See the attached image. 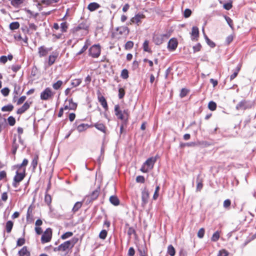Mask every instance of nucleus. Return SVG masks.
Returning <instances> with one entry per match:
<instances>
[{"instance_id":"nucleus-1","label":"nucleus","mask_w":256,"mask_h":256,"mask_svg":"<svg viewBox=\"0 0 256 256\" xmlns=\"http://www.w3.org/2000/svg\"><path fill=\"white\" fill-rule=\"evenodd\" d=\"M114 114L118 119L124 121H126L128 118V109L122 110L118 104L114 106Z\"/></svg>"},{"instance_id":"nucleus-2","label":"nucleus","mask_w":256,"mask_h":256,"mask_svg":"<svg viewBox=\"0 0 256 256\" xmlns=\"http://www.w3.org/2000/svg\"><path fill=\"white\" fill-rule=\"evenodd\" d=\"M88 26L86 22H82L74 26L72 32L76 34H80L82 36L86 35L88 32Z\"/></svg>"},{"instance_id":"nucleus-3","label":"nucleus","mask_w":256,"mask_h":256,"mask_svg":"<svg viewBox=\"0 0 256 256\" xmlns=\"http://www.w3.org/2000/svg\"><path fill=\"white\" fill-rule=\"evenodd\" d=\"M156 158L155 157H151L148 158L142 165L140 170L143 172H148L150 170H152L154 163L156 162Z\"/></svg>"},{"instance_id":"nucleus-4","label":"nucleus","mask_w":256,"mask_h":256,"mask_svg":"<svg viewBox=\"0 0 256 256\" xmlns=\"http://www.w3.org/2000/svg\"><path fill=\"white\" fill-rule=\"evenodd\" d=\"M26 168H23L22 172H19L18 171L16 172V175L14 178V182L12 184L14 188H17L18 184L23 180L25 176Z\"/></svg>"},{"instance_id":"nucleus-5","label":"nucleus","mask_w":256,"mask_h":256,"mask_svg":"<svg viewBox=\"0 0 256 256\" xmlns=\"http://www.w3.org/2000/svg\"><path fill=\"white\" fill-rule=\"evenodd\" d=\"M168 38L169 35L168 34H154L153 37V40L156 44L160 45Z\"/></svg>"},{"instance_id":"nucleus-6","label":"nucleus","mask_w":256,"mask_h":256,"mask_svg":"<svg viewBox=\"0 0 256 256\" xmlns=\"http://www.w3.org/2000/svg\"><path fill=\"white\" fill-rule=\"evenodd\" d=\"M76 240L73 238L62 244L60 245V251L64 252L70 248H72L76 242Z\"/></svg>"},{"instance_id":"nucleus-7","label":"nucleus","mask_w":256,"mask_h":256,"mask_svg":"<svg viewBox=\"0 0 256 256\" xmlns=\"http://www.w3.org/2000/svg\"><path fill=\"white\" fill-rule=\"evenodd\" d=\"M90 55L92 58H98L100 54V48L99 45L94 44L89 50Z\"/></svg>"},{"instance_id":"nucleus-8","label":"nucleus","mask_w":256,"mask_h":256,"mask_svg":"<svg viewBox=\"0 0 256 256\" xmlns=\"http://www.w3.org/2000/svg\"><path fill=\"white\" fill-rule=\"evenodd\" d=\"M52 236V229L50 228H48L43 234L41 238V242L42 244H44L48 242H49Z\"/></svg>"},{"instance_id":"nucleus-9","label":"nucleus","mask_w":256,"mask_h":256,"mask_svg":"<svg viewBox=\"0 0 256 256\" xmlns=\"http://www.w3.org/2000/svg\"><path fill=\"white\" fill-rule=\"evenodd\" d=\"M54 94L50 88H46L40 94V98L42 100H48L53 96Z\"/></svg>"},{"instance_id":"nucleus-10","label":"nucleus","mask_w":256,"mask_h":256,"mask_svg":"<svg viewBox=\"0 0 256 256\" xmlns=\"http://www.w3.org/2000/svg\"><path fill=\"white\" fill-rule=\"evenodd\" d=\"M250 107L251 104H250L248 101L242 100L237 104L236 108L237 110H245L247 108H250Z\"/></svg>"},{"instance_id":"nucleus-11","label":"nucleus","mask_w":256,"mask_h":256,"mask_svg":"<svg viewBox=\"0 0 256 256\" xmlns=\"http://www.w3.org/2000/svg\"><path fill=\"white\" fill-rule=\"evenodd\" d=\"M52 48H46L45 46H40L38 48V54L40 58L46 56L49 52L52 50Z\"/></svg>"},{"instance_id":"nucleus-12","label":"nucleus","mask_w":256,"mask_h":256,"mask_svg":"<svg viewBox=\"0 0 256 256\" xmlns=\"http://www.w3.org/2000/svg\"><path fill=\"white\" fill-rule=\"evenodd\" d=\"M32 102L27 100L22 107L19 108L16 112L17 114H21L24 113L30 107V106L32 104Z\"/></svg>"},{"instance_id":"nucleus-13","label":"nucleus","mask_w":256,"mask_h":256,"mask_svg":"<svg viewBox=\"0 0 256 256\" xmlns=\"http://www.w3.org/2000/svg\"><path fill=\"white\" fill-rule=\"evenodd\" d=\"M178 42L176 38H172L170 39L168 42V48L170 51L174 50L178 46Z\"/></svg>"},{"instance_id":"nucleus-14","label":"nucleus","mask_w":256,"mask_h":256,"mask_svg":"<svg viewBox=\"0 0 256 256\" xmlns=\"http://www.w3.org/2000/svg\"><path fill=\"white\" fill-rule=\"evenodd\" d=\"M58 56V53L57 52H52L48 56V65L49 66H51L54 63Z\"/></svg>"},{"instance_id":"nucleus-15","label":"nucleus","mask_w":256,"mask_h":256,"mask_svg":"<svg viewBox=\"0 0 256 256\" xmlns=\"http://www.w3.org/2000/svg\"><path fill=\"white\" fill-rule=\"evenodd\" d=\"M22 92H20V86L19 85L15 84H14V90L12 93L13 98H12V102H16V101L18 96L19 94H20Z\"/></svg>"},{"instance_id":"nucleus-16","label":"nucleus","mask_w":256,"mask_h":256,"mask_svg":"<svg viewBox=\"0 0 256 256\" xmlns=\"http://www.w3.org/2000/svg\"><path fill=\"white\" fill-rule=\"evenodd\" d=\"M149 193L148 190L144 189L142 192V206H144L148 202Z\"/></svg>"},{"instance_id":"nucleus-17","label":"nucleus","mask_w":256,"mask_h":256,"mask_svg":"<svg viewBox=\"0 0 256 256\" xmlns=\"http://www.w3.org/2000/svg\"><path fill=\"white\" fill-rule=\"evenodd\" d=\"M144 16L142 14H137L134 18L131 19V22L132 23H136L139 24L141 22V20L144 18Z\"/></svg>"},{"instance_id":"nucleus-18","label":"nucleus","mask_w":256,"mask_h":256,"mask_svg":"<svg viewBox=\"0 0 256 256\" xmlns=\"http://www.w3.org/2000/svg\"><path fill=\"white\" fill-rule=\"evenodd\" d=\"M192 40H196L199 36L198 28L196 26H193L191 32Z\"/></svg>"},{"instance_id":"nucleus-19","label":"nucleus","mask_w":256,"mask_h":256,"mask_svg":"<svg viewBox=\"0 0 256 256\" xmlns=\"http://www.w3.org/2000/svg\"><path fill=\"white\" fill-rule=\"evenodd\" d=\"M116 31L118 32L120 34L127 35L129 32V29L126 26H122L118 28Z\"/></svg>"},{"instance_id":"nucleus-20","label":"nucleus","mask_w":256,"mask_h":256,"mask_svg":"<svg viewBox=\"0 0 256 256\" xmlns=\"http://www.w3.org/2000/svg\"><path fill=\"white\" fill-rule=\"evenodd\" d=\"M100 5L95 2L90 3L88 6V9L90 11L93 12L100 8Z\"/></svg>"},{"instance_id":"nucleus-21","label":"nucleus","mask_w":256,"mask_h":256,"mask_svg":"<svg viewBox=\"0 0 256 256\" xmlns=\"http://www.w3.org/2000/svg\"><path fill=\"white\" fill-rule=\"evenodd\" d=\"M19 256H30V252L26 246H24L18 252Z\"/></svg>"},{"instance_id":"nucleus-22","label":"nucleus","mask_w":256,"mask_h":256,"mask_svg":"<svg viewBox=\"0 0 256 256\" xmlns=\"http://www.w3.org/2000/svg\"><path fill=\"white\" fill-rule=\"evenodd\" d=\"M94 126L96 129L102 132L104 134L106 133V127L103 124L97 122L94 124Z\"/></svg>"},{"instance_id":"nucleus-23","label":"nucleus","mask_w":256,"mask_h":256,"mask_svg":"<svg viewBox=\"0 0 256 256\" xmlns=\"http://www.w3.org/2000/svg\"><path fill=\"white\" fill-rule=\"evenodd\" d=\"M98 99L99 102L100 103L101 105L103 106V108L106 110H108V106L105 98L103 96H98Z\"/></svg>"},{"instance_id":"nucleus-24","label":"nucleus","mask_w":256,"mask_h":256,"mask_svg":"<svg viewBox=\"0 0 256 256\" xmlns=\"http://www.w3.org/2000/svg\"><path fill=\"white\" fill-rule=\"evenodd\" d=\"M100 188H98L94 190L92 194L88 196V198H90L92 200H96L98 196L100 194Z\"/></svg>"},{"instance_id":"nucleus-25","label":"nucleus","mask_w":256,"mask_h":256,"mask_svg":"<svg viewBox=\"0 0 256 256\" xmlns=\"http://www.w3.org/2000/svg\"><path fill=\"white\" fill-rule=\"evenodd\" d=\"M110 201L112 204L115 206H117L120 204V200L118 198L115 196H112L110 198Z\"/></svg>"},{"instance_id":"nucleus-26","label":"nucleus","mask_w":256,"mask_h":256,"mask_svg":"<svg viewBox=\"0 0 256 256\" xmlns=\"http://www.w3.org/2000/svg\"><path fill=\"white\" fill-rule=\"evenodd\" d=\"M14 226V222L11 220H8L6 222V229L8 233H10L12 231Z\"/></svg>"},{"instance_id":"nucleus-27","label":"nucleus","mask_w":256,"mask_h":256,"mask_svg":"<svg viewBox=\"0 0 256 256\" xmlns=\"http://www.w3.org/2000/svg\"><path fill=\"white\" fill-rule=\"evenodd\" d=\"M89 127L88 124H82L77 126V130L79 132H82L86 130Z\"/></svg>"},{"instance_id":"nucleus-28","label":"nucleus","mask_w":256,"mask_h":256,"mask_svg":"<svg viewBox=\"0 0 256 256\" xmlns=\"http://www.w3.org/2000/svg\"><path fill=\"white\" fill-rule=\"evenodd\" d=\"M168 254L170 256H174L176 254L175 249L172 245H170L168 248Z\"/></svg>"},{"instance_id":"nucleus-29","label":"nucleus","mask_w":256,"mask_h":256,"mask_svg":"<svg viewBox=\"0 0 256 256\" xmlns=\"http://www.w3.org/2000/svg\"><path fill=\"white\" fill-rule=\"evenodd\" d=\"M14 109V106L12 104H8L3 106L2 108V112H11Z\"/></svg>"},{"instance_id":"nucleus-30","label":"nucleus","mask_w":256,"mask_h":256,"mask_svg":"<svg viewBox=\"0 0 256 256\" xmlns=\"http://www.w3.org/2000/svg\"><path fill=\"white\" fill-rule=\"evenodd\" d=\"M24 0H12L11 4L14 7H18L24 2Z\"/></svg>"},{"instance_id":"nucleus-31","label":"nucleus","mask_w":256,"mask_h":256,"mask_svg":"<svg viewBox=\"0 0 256 256\" xmlns=\"http://www.w3.org/2000/svg\"><path fill=\"white\" fill-rule=\"evenodd\" d=\"M20 27V24L18 22H12L10 24V28L12 30H14Z\"/></svg>"},{"instance_id":"nucleus-32","label":"nucleus","mask_w":256,"mask_h":256,"mask_svg":"<svg viewBox=\"0 0 256 256\" xmlns=\"http://www.w3.org/2000/svg\"><path fill=\"white\" fill-rule=\"evenodd\" d=\"M240 66H238L236 68V69L234 70L233 74H232L230 76V80H234L237 76H238V74L240 71Z\"/></svg>"},{"instance_id":"nucleus-33","label":"nucleus","mask_w":256,"mask_h":256,"mask_svg":"<svg viewBox=\"0 0 256 256\" xmlns=\"http://www.w3.org/2000/svg\"><path fill=\"white\" fill-rule=\"evenodd\" d=\"M149 42L146 40L143 44L144 50L146 52H151L150 49L148 47Z\"/></svg>"},{"instance_id":"nucleus-34","label":"nucleus","mask_w":256,"mask_h":256,"mask_svg":"<svg viewBox=\"0 0 256 256\" xmlns=\"http://www.w3.org/2000/svg\"><path fill=\"white\" fill-rule=\"evenodd\" d=\"M68 104L70 106V110H76L77 106V104L74 102H73L72 99H70L68 100Z\"/></svg>"},{"instance_id":"nucleus-35","label":"nucleus","mask_w":256,"mask_h":256,"mask_svg":"<svg viewBox=\"0 0 256 256\" xmlns=\"http://www.w3.org/2000/svg\"><path fill=\"white\" fill-rule=\"evenodd\" d=\"M63 82L62 80H58L52 84V87L54 90H58L62 84Z\"/></svg>"},{"instance_id":"nucleus-36","label":"nucleus","mask_w":256,"mask_h":256,"mask_svg":"<svg viewBox=\"0 0 256 256\" xmlns=\"http://www.w3.org/2000/svg\"><path fill=\"white\" fill-rule=\"evenodd\" d=\"M208 108L211 110H214L216 108V104L215 102L211 101L208 103Z\"/></svg>"},{"instance_id":"nucleus-37","label":"nucleus","mask_w":256,"mask_h":256,"mask_svg":"<svg viewBox=\"0 0 256 256\" xmlns=\"http://www.w3.org/2000/svg\"><path fill=\"white\" fill-rule=\"evenodd\" d=\"M82 204L80 202H76L73 207L72 211L74 212H77L82 207Z\"/></svg>"},{"instance_id":"nucleus-38","label":"nucleus","mask_w":256,"mask_h":256,"mask_svg":"<svg viewBox=\"0 0 256 256\" xmlns=\"http://www.w3.org/2000/svg\"><path fill=\"white\" fill-rule=\"evenodd\" d=\"M38 156H36L34 158H33L32 162V166L33 167L34 169L36 168L38 164Z\"/></svg>"},{"instance_id":"nucleus-39","label":"nucleus","mask_w":256,"mask_h":256,"mask_svg":"<svg viewBox=\"0 0 256 256\" xmlns=\"http://www.w3.org/2000/svg\"><path fill=\"white\" fill-rule=\"evenodd\" d=\"M204 38L206 40L207 44L211 48H214L215 46V44L208 38L206 35L204 34Z\"/></svg>"},{"instance_id":"nucleus-40","label":"nucleus","mask_w":256,"mask_h":256,"mask_svg":"<svg viewBox=\"0 0 256 256\" xmlns=\"http://www.w3.org/2000/svg\"><path fill=\"white\" fill-rule=\"evenodd\" d=\"M81 82H82L81 79L78 78V79L74 80L72 82L71 84L74 86L76 87V86H78L80 84Z\"/></svg>"},{"instance_id":"nucleus-41","label":"nucleus","mask_w":256,"mask_h":256,"mask_svg":"<svg viewBox=\"0 0 256 256\" xmlns=\"http://www.w3.org/2000/svg\"><path fill=\"white\" fill-rule=\"evenodd\" d=\"M107 234H108V232L106 230H102L99 234L100 238L102 240H104L106 237Z\"/></svg>"},{"instance_id":"nucleus-42","label":"nucleus","mask_w":256,"mask_h":256,"mask_svg":"<svg viewBox=\"0 0 256 256\" xmlns=\"http://www.w3.org/2000/svg\"><path fill=\"white\" fill-rule=\"evenodd\" d=\"M219 238H220V234L217 231L213 234V235L211 238V240L213 242H216L219 239Z\"/></svg>"},{"instance_id":"nucleus-43","label":"nucleus","mask_w":256,"mask_h":256,"mask_svg":"<svg viewBox=\"0 0 256 256\" xmlns=\"http://www.w3.org/2000/svg\"><path fill=\"white\" fill-rule=\"evenodd\" d=\"M196 146L195 142H187V143H181L180 144V147L182 148L184 146Z\"/></svg>"},{"instance_id":"nucleus-44","label":"nucleus","mask_w":256,"mask_h":256,"mask_svg":"<svg viewBox=\"0 0 256 256\" xmlns=\"http://www.w3.org/2000/svg\"><path fill=\"white\" fill-rule=\"evenodd\" d=\"M72 235H73V233L72 232H68L64 233L62 235L61 238L62 240H65V239H66V238L72 236Z\"/></svg>"},{"instance_id":"nucleus-45","label":"nucleus","mask_w":256,"mask_h":256,"mask_svg":"<svg viewBox=\"0 0 256 256\" xmlns=\"http://www.w3.org/2000/svg\"><path fill=\"white\" fill-rule=\"evenodd\" d=\"M121 76L124 79H126L128 77V72L126 69H124L122 71Z\"/></svg>"},{"instance_id":"nucleus-46","label":"nucleus","mask_w":256,"mask_h":256,"mask_svg":"<svg viewBox=\"0 0 256 256\" xmlns=\"http://www.w3.org/2000/svg\"><path fill=\"white\" fill-rule=\"evenodd\" d=\"M68 26L66 22H62L60 24L61 31L62 32H66L68 29Z\"/></svg>"},{"instance_id":"nucleus-47","label":"nucleus","mask_w":256,"mask_h":256,"mask_svg":"<svg viewBox=\"0 0 256 256\" xmlns=\"http://www.w3.org/2000/svg\"><path fill=\"white\" fill-rule=\"evenodd\" d=\"M44 201H45L46 203L48 205H50L52 202L51 196L48 194H46L45 198H44Z\"/></svg>"},{"instance_id":"nucleus-48","label":"nucleus","mask_w":256,"mask_h":256,"mask_svg":"<svg viewBox=\"0 0 256 256\" xmlns=\"http://www.w3.org/2000/svg\"><path fill=\"white\" fill-rule=\"evenodd\" d=\"M8 124L11 126H14L16 123L15 118L12 116H10L8 118Z\"/></svg>"},{"instance_id":"nucleus-49","label":"nucleus","mask_w":256,"mask_h":256,"mask_svg":"<svg viewBox=\"0 0 256 256\" xmlns=\"http://www.w3.org/2000/svg\"><path fill=\"white\" fill-rule=\"evenodd\" d=\"M125 94V91L123 88H120L118 90V98L122 99L124 98Z\"/></svg>"},{"instance_id":"nucleus-50","label":"nucleus","mask_w":256,"mask_h":256,"mask_svg":"<svg viewBox=\"0 0 256 256\" xmlns=\"http://www.w3.org/2000/svg\"><path fill=\"white\" fill-rule=\"evenodd\" d=\"M192 14V11L190 9L186 8L184 10V16L186 18H188Z\"/></svg>"},{"instance_id":"nucleus-51","label":"nucleus","mask_w":256,"mask_h":256,"mask_svg":"<svg viewBox=\"0 0 256 256\" xmlns=\"http://www.w3.org/2000/svg\"><path fill=\"white\" fill-rule=\"evenodd\" d=\"M26 100V96H23L20 98L16 102V104L17 105H20L22 104Z\"/></svg>"},{"instance_id":"nucleus-52","label":"nucleus","mask_w":256,"mask_h":256,"mask_svg":"<svg viewBox=\"0 0 256 256\" xmlns=\"http://www.w3.org/2000/svg\"><path fill=\"white\" fill-rule=\"evenodd\" d=\"M224 18H225V20L226 21L227 23L232 28H233L232 20L230 17L227 16H224Z\"/></svg>"},{"instance_id":"nucleus-53","label":"nucleus","mask_w":256,"mask_h":256,"mask_svg":"<svg viewBox=\"0 0 256 256\" xmlns=\"http://www.w3.org/2000/svg\"><path fill=\"white\" fill-rule=\"evenodd\" d=\"M204 232L205 230L204 228H200L198 232V236L200 238H202L204 236Z\"/></svg>"},{"instance_id":"nucleus-54","label":"nucleus","mask_w":256,"mask_h":256,"mask_svg":"<svg viewBox=\"0 0 256 256\" xmlns=\"http://www.w3.org/2000/svg\"><path fill=\"white\" fill-rule=\"evenodd\" d=\"M1 92L4 96H6L9 94L10 90L8 88H4L1 90Z\"/></svg>"},{"instance_id":"nucleus-55","label":"nucleus","mask_w":256,"mask_h":256,"mask_svg":"<svg viewBox=\"0 0 256 256\" xmlns=\"http://www.w3.org/2000/svg\"><path fill=\"white\" fill-rule=\"evenodd\" d=\"M25 243V239L24 238H20L16 242V246H20L24 244Z\"/></svg>"},{"instance_id":"nucleus-56","label":"nucleus","mask_w":256,"mask_h":256,"mask_svg":"<svg viewBox=\"0 0 256 256\" xmlns=\"http://www.w3.org/2000/svg\"><path fill=\"white\" fill-rule=\"evenodd\" d=\"M231 204V202L229 199L225 200L224 202V207L226 208H228Z\"/></svg>"},{"instance_id":"nucleus-57","label":"nucleus","mask_w":256,"mask_h":256,"mask_svg":"<svg viewBox=\"0 0 256 256\" xmlns=\"http://www.w3.org/2000/svg\"><path fill=\"white\" fill-rule=\"evenodd\" d=\"M188 93V90L186 88H182L180 93V98H182L186 96V94Z\"/></svg>"},{"instance_id":"nucleus-58","label":"nucleus","mask_w":256,"mask_h":256,"mask_svg":"<svg viewBox=\"0 0 256 256\" xmlns=\"http://www.w3.org/2000/svg\"><path fill=\"white\" fill-rule=\"evenodd\" d=\"M160 186H158L156 188V190H155V192H154V196H153V198L154 200H156L158 196V192H159V190H160Z\"/></svg>"},{"instance_id":"nucleus-59","label":"nucleus","mask_w":256,"mask_h":256,"mask_svg":"<svg viewBox=\"0 0 256 256\" xmlns=\"http://www.w3.org/2000/svg\"><path fill=\"white\" fill-rule=\"evenodd\" d=\"M228 252L224 250H220L219 251V252L217 256H228Z\"/></svg>"},{"instance_id":"nucleus-60","label":"nucleus","mask_w":256,"mask_h":256,"mask_svg":"<svg viewBox=\"0 0 256 256\" xmlns=\"http://www.w3.org/2000/svg\"><path fill=\"white\" fill-rule=\"evenodd\" d=\"M134 46V43L132 41L128 42L125 45V48L126 49H130Z\"/></svg>"},{"instance_id":"nucleus-61","label":"nucleus","mask_w":256,"mask_h":256,"mask_svg":"<svg viewBox=\"0 0 256 256\" xmlns=\"http://www.w3.org/2000/svg\"><path fill=\"white\" fill-rule=\"evenodd\" d=\"M88 48V45L86 43L84 45V46L81 49V50L78 52L77 55H80V54H82L84 51L86 50Z\"/></svg>"},{"instance_id":"nucleus-62","label":"nucleus","mask_w":256,"mask_h":256,"mask_svg":"<svg viewBox=\"0 0 256 256\" xmlns=\"http://www.w3.org/2000/svg\"><path fill=\"white\" fill-rule=\"evenodd\" d=\"M144 178L143 176H139L136 178V181L138 182L144 183Z\"/></svg>"},{"instance_id":"nucleus-63","label":"nucleus","mask_w":256,"mask_h":256,"mask_svg":"<svg viewBox=\"0 0 256 256\" xmlns=\"http://www.w3.org/2000/svg\"><path fill=\"white\" fill-rule=\"evenodd\" d=\"M201 45L200 44H198L196 46H193L194 52H196L200 50Z\"/></svg>"},{"instance_id":"nucleus-64","label":"nucleus","mask_w":256,"mask_h":256,"mask_svg":"<svg viewBox=\"0 0 256 256\" xmlns=\"http://www.w3.org/2000/svg\"><path fill=\"white\" fill-rule=\"evenodd\" d=\"M135 254V250L132 247H131L129 248L128 252V256H134Z\"/></svg>"}]
</instances>
